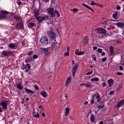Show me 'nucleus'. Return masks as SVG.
Instances as JSON below:
<instances>
[{
    "label": "nucleus",
    "instance_id": "obj_1",
    "mask_svg": "<svg viewBox=\"0 0 124 124\" xmlns=\"http://www.w3.org/2000/svg\"><path fill=\"white\" fill-rule=\"evenodd\" d=\"M40 42L43 46H47L49 43L47 36H43L41 38Z\"/></svg>",
    "mask_w": 124,
    "mask_h": 124
},
{
    "label": "nucleus",
    "instance_id": "obj_2",
    "mask_svg": "<svg viewBox=\"0 0 124 124\" xmlns=\"http://www.w3.org/2000/svg\"><path fill=\"white\" fill-rule=\"evenodd\" d=\"M47 34L50 38V40L53 41V40H56V37L57 36V34L56 33L53 31H48L47 32Z\"/></svg>",
    "mask_w": 124,
    "mask_h": 124
},
{
    "label": "nucleus",
    "instance_id": "obj_3",
    "mask_svg": "<svg viewBox=\"0 0 124 124\" xmlns=\"http://www.w3.org/2000/svg\"><path fill=\"white\" fill-rule=\"evenodd\" d=\"M36 19L39 23H41L43 21H45V20H48L49 19V16L47 15H44L41 16H37Z\"/></svg>",
    "mask_w": 124,
    "mask_h": 124
},
{
    "label": "nucleus",
    "instance_id": "obj_4",
    "mask_svg": "<svg viewBox=\"0 0 124 124\" xmlns=\"http://www.w3.org/2000/svg\"><path fill=\"white\" fill-rule=\"evenodd\" d=\"M8 12L6 11H1L0 14V20H7Z\"/></svg>",
    "mask_w": 124,
    "mask_h": 124
},
{
    "label": "nucleus",
    "instance_id": "obj_5",
    "mask_svg": "<svg viewBox=\"0 0 124 124\" xmlns=\"http://www.w3.org/2000/svg\"><path fill=\"white\" fill-rule=\"evenodd\" d=\"M46 11H47L48 14H49V15H51V17H55V15L54 8L52 7H49L47 8Z\"/></svg>",
    "mask_w": 124,
    "mask_h": 124
},
{
    "label": "nucleus",
    "instance_id": "obj_6",
    "mask_svg": "<svg viewBox=\"0 0 124 124\" xmlns=\"http://www.w3.org/2000/svg\"><path fill=\"white\" fill-rule=\"evenodd\" d=\"M8 103H9L8 101H4L0 103V106H2L4 110H6V109H7V104H8Z\"/></svg>",
    "mask_w": 124,
    "mask_h": 124
},
{
    "label": "nucleus",
    "instance_id": "obj_7",
    "mask_svg": "<svg viewBox=\"0 0 124 124\" xmlns=\"http://www.w3.org/2000/svg\"><path fill=\"white\" fill-rule=\"evenodd\" d=\"M13 52L12 51L8 50H4L1 52L2 55L5 56V57H8V56H10V55H12Z\"/></svg>",
    "mask_w": 124,
    "mask_h": 124
},
{
    "label": "nucleus",
    "instance_id": "obj_8",
    "mask_svg": "<svg viewBox=\"0 0 124 124\" xmlns=\"http://www.w3.org/2000/svg\"><path fill=\"white\" fill-rule=\"evenodd\" d=\"M78 67V63H75L74 65L73 66L72 74H73V77L75 76V74L76 73V71L77 70Z\"/></svg>",
    "mask_w": 124,
    "mask_h": 124
},
{
    "label": "nucleus",
    "instance_id": "obj_9",
    "mask_svg": "<svg viewBox=\"0 0 124 124\" xmlns=\"http://www.w3.org/2000/svg\"><path fill=\"white\" fill-rule=\"evenodd\" d=\"M9 48H10L11 49H17V46H18V44L17 43H10L9 44Z\"/></svg>",
    "mask_w": 124,
    "mask_h": 124
},
{
    "label": "nucleus",
    "instance_id": "obj_10",
    "mask_svg": "<svg viewBox=\"0 0 124 124\" xmlns=\"http://www.w3.org/2000/svg\"><path fill=\"white\" fill-rule=\"evenodd\" d=\"M98 33H106V30L103 28H97L95 29Z\"/></svg>",
    "mask_w": 124,
    "mask_h": 124
},
{
    "label": "nucleus",
    "instance_id": "obj_11",
    "mask_svg": "<svg viewBox=\"0 0 124 124\" xmlns=\"http://www.w3.org/2000/svg\"><path fill=\"white\" fill-rule=\"evenodd\" d=\"M70 82H71V77H69L67 78V79L66 80L65 83V87L67 88L68 86H69V84L70 83Z\"/></svg>",
    "mask_w": 124,
    "mask_h": 124
},
{
    "label": "nucleus",
    "instance_id": "obj_12",
    "mask_svg": "<svg viewBox=\"0 0 124 124\" xmlns=\"http://www.w3.org/2000/svg\"><path fill=\"white\" fill-rule=\"evenodd\" d=\"M54 41L53 42H52L50 44V46L49 47L50 49H51V50H53L54 48H55V46H56V44L58 43L57 41H56V40H54Z\"/></svg>",
    "mask_w": 124,
    "mask_h": 124
},
{
    "label": "nucleus",
    "instance_id": "obj_13",
    "mask_svg": "<svg viewBox=\"0 0 124 124\" xmlns=\"http://www.w3.org/2000/svg\"><path fill=\"white\" fill-rule=\"evenodd\" d=\"M24 90L25 92H26L27 93H30V94H34V92H33V91L31 90L26 88H24Z\"/></svg>",
    "mask_w": 124,
    "mask_h": 124
},
{
    "label": "nucleus",
    "instance_id": "obj_14",
    "mask_svg": "<svg viewBox=\"0 0 124 124\" xmlns=\"http://www.w3.org/2000/svg\"><path fill=\"white\" fill-rule=\"evenodd\" d=\"M89 42V37L85 36L84 37L83 39V45L84 46H86L88 44V43Z\"/></svg>",
    "mask_w": 124,
    "mask_h": 124
},
{
    "label": "nucleus",
    "instance_id": "obj_15",
    "mask_svg": "<svg viewBox=\"0 0 124 124\" xmlns=\"http://www.w3.org/2000/svg\"><path fill=\"white\" fill-rule=\"evenodd\" d=\"M93 95H94V96H95L98 102H99V101L101 100V98L100 97V95H99V94H98V93H96L93 94Z\"/></svg>",
    "mask_w": 124,
    "mask_h": 124
},
{
    "label": "nucleus",
    "instance_id": "obj_16",
    "mask_svg": "<svg viewBox=\"0 0 124 124\" xmlns=\"http://www.w3.org/2000/svg\"><path fill=\"white\" fill-rule=\"evenodd\" d=\"M16 29H23L24 26H23V23L19 22L16 25Z\"/></svg>",
    "mask_w": 124,
    "mask_h": 124
},
{
    "label": "nucleus",
    "instance_id": "obj_17",
    "mask_svg": "<svg viewBox=\"0 0 124 124\" xmlns=\"http://www.w3.org/2000/svg\"><path fill=\"white\" fill-rule=\"evenodd\" d=\"M116 26H117L118 28L123 29V28H124V23L122 22H118L116 23Z\"/></svg>",
    "mask_w": 124,
    "mask_h": 124
},
{
    "label": "nucleus",
    "instance_id": "obj_18",
    "mask_svg": "<svg viewBox=\"0 0 124 124\" xmlns=\"http://www.w3.org/2000/svg\"><path fill=\"white\" fill-rule=\"evenodd\" d=\"M41 94L43 97H47V96H48L47 92L44 90L41 92Z\"/></svg>",
    "mask_w": 124,
    "mask_h": 124
},
{
    "label": "nucleus",
    "instance_id": "obj_19",
    "mask_svg": "<svg viewBox=\"0 0 124 124\" xmlns=\"http://www.w3.org/2000/svg\"><path fill=\"white\" fill-rule=\"evenodd\" d=\"M108 84L109 87H112L114 85V80L112 79H110L108 80Z\"/></svg>",
    "mask_w": 124,
    "mask_h": 124
},
{
    "label": "nucleus",
    "instance_id": "obj_20",
    "mask_svg": "<svg viewBox=\"0 0 124 124\" xmlns=\"http://www.w3.org/2000/svg\"><path fill=\"white\" fill-rule=\"evenodd\" d=\"M34 14L35 18H37L38 15H39V10L37 9H35L34 10Z\"/></svg>",
    "mask_w": 124,
    "mask_h": 124
},
{
    "label": "nucleus",
    "instance_id": "obj_21",
    "mask_svg": "<svg viewBox=\"0 0 124 124\" xmlns=\"http://www.w3.org/2000/svg\"><path fill=\"white\" fill-rule=\"evenodd\" d=\"M42 51L45 53V55L46 56H48L49 55V51H48V49L43 48L42 49Z\"/></svg>",
    "mask_w": 124,
    "mask_h": 124
},
{
    "label": "nucleus",
    "instance_id": "obj_22",
    "mask_svg": "<svg viewBox=\"0 0 124 124\" xmlns=\"http://www.w3.org/2000/svg\"><path fill=\"white\" fill-rule=\"evenodd\" d=\"M123 104H124V102L123 100L122 99L121 101H120V102L118 103H117L116 105L117 108H120V107H121V106H122Z\"/></svg>",
    "mask_w": 124,
    "mask_h": 124
},
{
    "label": "nucleus",
    "instance_id": "obj_23",
    "mask_svg": "<svg viewBox=\"0 0 124 124\" xmlns=\"http://www.w3.org/2000/svg\"><path fill=\"white\" fill-rule=\"evenodd\" d=\"M82 5L84 6V7H86V8H88V9H89V10H91L93 12V8H91L89 5L87 4H85L84 3H82Z\"/></svg>",
    "mask_w": 124,
    "mask_h": 124
},
{
    "label": "nucleus",
    "instance_id": "obj_24",
    "mask_svg": "<svg viewBox=\"0 0 124 124\" xmlns=\"http://www.w3.org/2000/svg\"><path fill=\"white\" fill-rule=\"evenodd\" d=\"M109 53L110 56H112L114 54V47L113 46H110L109 47Z\"/></svg>",
    "mask_w": 124,
    "mask_h": 124
},
{
    "label": "nucleus",
    "instance_id": "obj_25",
    "mask_svg": "<svg viewBox=\"0 0 124 124\" xmlns=\"http://www.w3.org/2000/svg\"><path fill=\"white\" fill-rule=\"evenodd\" d=\"M16 88L18 90H23V85L21 83H18L16 85Z\"/></svg>",
    "mask_w": 124,
    "mask_h": 124
},
{
    "label": "nucleus",
    "instance_id": "obj_26",
    "mask_svg": "<svg viewBox=\"0 0 124 124\" xmlns=\"http://www.w3.org/2000/svg\"><path fill=\"white\" fill-rule=\"evenodd\" d=\"M33 116L35 117V118H39V113H38V112L34 111L33 112Z\"/></svg>",
    "mask_w": 124,
    "mask_h": 124
},
{
    "label": "nucleus",
    "instance_id": "obj_27",
    "mask_svg": "<svg viewBox=\"0 0 124 124\" xmlns=\"http://www.w3.org/2000/svg\"><path fill=\"white\" fill-rule=\"evenodd\" d=\"M95 97H94V95H93L92 97H91V104H94V99Z\"/></svg>",
    "mask_w": 124,
    "mask_h": 124
},
{
    "label": "nucleus",
    "instance_id": "obj_28",
    "mask_svg": "<svg viewBox=\"0 0 124 124\" xmlns=\"http://www.w3.org/2000/svg\"><path fill=\"white\" fill-rule=\"evenodd\" d=\"M90 121L92 122V123H93L94 122V115H91Z\"/></svg>",
    "mask_w": 124,
    "mask_h": 124
},
{
    "label": "nucleus",
    "instance_id": "obj_29",
    "mask_svg": "<svg viewBox=\"0 0 124 124\" xmlns=\"http://www.w3.org/2000/svg\"><path fill=\"white\" fill-rule=\"evenodd\" d=\"M69 111H70V109L69 108H65V116H67V115L69 114Z\"/></svg>",
    "mask_w": 124,
    "mask_h": 124
},
{
    "label": "nucleus",
    "instance_id": "obj_30",
    "mask_svg": "<svg viewBox=\"0 0 124 124\" xmlns=\"http://www.w3.org/2000/svg\"><path fill=\"white\" fill-rule=\"evenodd\" d=\"M91 81H92V82H98V81H99V78H93L91 79Z\"/></svg>",
    "mask_w": 124,
    "mask_h": 124
},
{
    "label": "nucleus",
    "instance_id": "obj_31",
    "mask_svg": "<svg viewBox=\"0 0 124 124\" xmlns=\"http://www.w3.org/2000/svg\"><path fill=\"white\" fill-rule=\"evenodd\" d=\"M20 68H21V69H22V70H24L25 69V63L23 62H22L21 63Z\"/></svg>",
    "mask_w": 124,
    "mask_h": 124
},
{
    "label": "nucleus",
    "instance_id": "obj_32",
    "mask_svg": "<svg viewBox=\"0 0 124 124\" xmlns=\"http://www.w3.org/2000/svg\"><path fill=\"white\" fill-rule=\"evenodd\" d=\"M117 16H118V12H115L112 15V17L114 19H116L117 18Z\"/></svg>",
    "mask_w": 124,
    "mask_h": 124
},
{
    "label": "nucleus",
    "instance_id": "obj_33",
    "mask_svg": "<svg viewBox=\"0 0 124 124\" xmlns=\"http://www.w3.org/2000/svg\"><path fill=\"white\" fill-rule=\"evenodd\" d=\"M29 28H32L34 27V23L33 22H31L28 24Z\"/></svg>",
    "mask_w": 124,
    "mask_h": 124
},
{
    "label": "nucleus",
    "instance_id": "obj_34",
    "mask_svg": "<svg viewBox=\"0 0 124 124\" xmlns=\"http://www.w3.org/2000/svg\"><path fill=\"white\" fill-rule=\"evenodd\" d=\"M122 88H123V86H122V84H118V88L117 89V91L119 92L120 91Z\"/></svg>",
    "mask_w": 124,
    "mask_h": 124
},
{
    "label": "nucleus",
    "instance_id": "obj_35",
    "mask_svg": "<svg viewBox=\"0 0 124 124\" xmlns=\"http://www.w3.org/2000/svg\"><path fill=\"white\" fill-rule=\"evenodd\" d=\"M27 55H28V56H31V55H33V51L30 50V51L28 52Z\"/></svg>",
    "mask_w": 124,
    "mask_h": 124
},
{
    "label": "nucleus",
    "instance_id": "obj_36",
    "mask_svg": "<svg viewBox=\"0 0 124 124\" xmlns=\"http://www.w3.org/2000/svg\"><path fill=\"white\" fill-rule=\"evenodd\" d=\"M104 107V106L102 104H100L97 106L98 109H102Z\"/></svg>",
    "mask_w": 124,
    "mask_h": 124
},
{
    "label": "nucleus",
    "instance_id": "obj_37",
    "mask_svg": "<svg viewBox=\"0 0 124 124\" xmlns=\"http://www.w3.org/2000/svg\"><path fill=\"white\" fill-rule=\"evenodd\" d=\"M92 85H91V83H86V85H85V87L86 88H91V86Z\"/></svg>",
    "mask_w": 124,
    "mask_h": 124
},
{
    "label": "nucleus",
    "instance_id": "obj_38",
    "mask_svg": "<svg viewBox=\"0 0 124 124\" xmlns=\"http://www.w3.org/2000/svg\"><path fill=\"white\" fill-rule=\"evenodd\" d=\"M55 13L57 14V17H60V16H61V15L60 14V13L59 12V11L56 10L55 11Z\"/></svg>",
    "mask_w": 124,
    "mask_h": 124
},
{
    "label": "nucleus",
    "instance_id": "obj_39",
    "mask_svg": "<svg viewBox=\"0 0 124 124\" xmlns=\"http://www.w3.org/2000/svg\"><path fill=\"white\" fill-rule=\"evenodd\" d=\"M116 75H118V76H122V75H124V73L121 72H118L116 73Z\"/></svg>",
    "mask_w": 124,
    "mask_h": 124
},
{
    "label": "nucleus",
    "instance_id": "obj_40",
    "mask_svg": "<svg viewBox=\"0 0 124 124\" xmlns=\"http://www.w3.org/2000/svg\"><path fill=\"white\" fill-rule=\"evenodd\" d=\"M92 60L93 61H94L95 62H96V57H95V55H92Z\"/></svg>",
    "mask_w": 124,
    "mask_h": 124
},
{
    "label": "nucleus",
    "instance_id": "obj_41",
    "mask_svg": "<svg viewBox=\"0 0 124 124\" xmlns=\"http://www.w3.org/2000/svg\"><path fill=\"white\" fill-rule=\"evenodd\" d=\"M71 10H72V11H73V12H77L78 11H79V9H78V8H73Z\"/></svg>",
    "mask_w": 124,
    "mask_h": 124
},
{
    "label": "nucleus",
    "instance_id": "obj_42",
    "mask_svg": "<svg viewBox=\"0 0 124 124\" xmlns=\"http://www.w3.org/2000/svg\"><path fill=\"white\" fill-rule=\"evenodd\" d=\"M102 62H105L107 61V58L104 57L101 59Z\"/></svg>",
    "mask_w": 124,
    "mask_h": 124
},
{
    "label": "nucleus",
    "instance_id": "obj_43",
    "mask_svg": "<svg viewBox=\"0 0 124 124\" xmlns=\"http://www.w3.org/2000/svg\"><path fill=\"white\" fill-rule=\"evenodd\" d=\"M84 54H85V51H79L78 53V56H82V55H84Z\"/></svg>",
    "mask_w": 124,
    "mask_h": 124
},
{
    "label": "nucleus",
    "instance_id": "obj_44",
    "mask_svg": "<svg viewBox=\"0 0 124 124\" xmlns=\"http://www.w3.org/2000/svg\"><path fill=\"white\" fill-rule=\"evenodd\" d=\"M15 19H16V21H19V20L20 19V17H19L18 16H15Z\"/></svg>",
    "mask_w": 124,
    "mask_h": 124
},
{
    "label": "nucleus",
    "instance_id": "obj_45",
    "mask_svg": "<svg viewBox=\"0 0 124 124\" xmlns=\"http://www.w3.org/2000/svg\"><path fill=\"white\" fill-rule=\"evenodd\" d=\"M64 56H65V57H66V56H69V52L68 51H67L66 52H65L64 54Z\"/></svg>",
    "mask_w": 124,
    "mask_h": 124
},
{
    "label": "nucleus",
    "instance_id": "obj_46",
    "mask_svg": "<svg viewBox=\"0 0 124 124\" xmlns=\"http://www.w3.org/2000/svg\"><path fill=\"white\" fill-rule=\"evenodd\" d=\"M116 9L117 10H121V6H120V5H117L116 6Z\"/></svg>",
    "mask_w": 124,
    "mask_h": 124
},
{
    "label": "nucleus",
    "instance_id": "obj_47",
    "mask_svg": "<svg viewBox=\"0 0 124 124\" xmlns=\"http://www.w3.org/2000/svg\"><path fill=\"white\" fill-rule=\"evenodd\" d=\"M79 53V49H76V50H75V54H76V55H78V56Z\"/></svg>",
    "mask_w": 124,
    "mask_h": 124
},
{
    "label": "nucleus",
    "instance_id": "obj_48",
    "mask_svg": "<svg viewBox=\"0 0 124 124\" xmlns=\"http://www.w3.org/2000/svg\"><path fill=\"white\" fill-rule=\"evenodd\" d=\"M116 43L117 44H122V41H121V40H117Z\"/></svg>",
    "mask_w": 124,
    "mask_h": 124
},
{
    "label": "nucleus",
    "instance_id": "obj_49",
    "mask_svg": "<svg viewBox=\"0 0 124 124\" xmlns=\"http://www.w3.org/2000/svg\"><path fill=\"white\" fill-rule=\"evenodd\" d=\"M97 52H98V53H102V49L98 48Z\"/></svg>",
    "mask_w": 124,
    "mask_h": 124
},
{
    "label": "nucleus",
    "instance_id": "obj_50",
    "mask_svg": "<svg viewBox=\"0 0 124 124\" xmlns=\"http://www.w3.org/2000/svg\"><path fill=\"white\" fill-rule=\"evenodd\" d=\"M93 71H90V72H88L86 73V75H91L93 74Z\"/></svg>",
    "mask_w": 124,
    "mask_h": 124
},
{
    "label": "nucleus",
    "instance_id": "obj_51",
    "mask_svg": "<svg viewBox=\"0 0 124 124\" xmlns=\"http://www.w3.org/2000/svg\"><path fill=\"white\" fill-rule=\"evenodd\" d=\"M91 5H96V4L94 3V2H93V1H92L91 2Z\"/></svg>",
    "mask_w": 124,
    "mask_h": 124
},
{
    "label": "nucleus",
    "instance_id": "obj_52",
    "mask_svg": "<svg viewBox=\"0 0 124 124\" xmlns=\"http://www.w3.org/2000/svg\"><path fill=\"white\" fill-rule=\"evenodd\" d=\"M17 3L18 5H21L22 4V2L20 1V0H18Z\"/></svg>",
    "mask_w": 124,
    "mask_h": 124
},
{
    "label": "nucleus",
    "instance_id": "obj_53",
    "mask_svg": "<svg viewBox=\"0 0 124 124\" xmlns=\"http://www.w3.org/2000/svg\"><path fill=\"white\" fill-rule=\"evenodd\" d=\"M110 21L108 20V21H105V24L106 25H108V24H110Z\"/></svg>",
    "mask_w": 124,
    "mask_h": 124
},
{
    "label": "nucleus",
    "instance_id": "obj_54",
    "mask_svg": "<svg viewBox=\"0 0 124 124\" xmlns=\"http://www.w3.org/2000/svg\"><path fill=\"white\" fill-rule=\"evenodd\" d=\"M37 58H38V56L36 55H34L33 56V59H37Z\"/></svg>",
    "mask_w": 124,
    "mask_h": 124
},
{
    "label": "nucleus",
    "instance_id": "obj_55",
    "mask_svg": "<svg viewBox=\"0 0 124 124\" xmlns=\"http://www.w3.org/2000/svg\"><path fill=\"white\" fill-rule=\"evenodd\" d=\"M109 94H110V95H112V94H114V91H110L109 93Z\"/></svg>",
    "mask_w": 124,
    "mask_h": 124
},
{
    "label": "nucleus",
    "instance_id": "obj_56",
    "mask_svg": "<svg viewBox=\"0 0 124 124\" xmlns=\"http://www.w3.org/2000/svg\"><path fill=\"white\" fill-rule=\"evenodd\" d=\"M34 88L35 90H38V89H39L38 86H37V85H34Z\"/></svg>",
    "mask_w": 124,
    "mask_h": 124
},
{
    "label": "nucleus",
    "instance_id": "obj_57",
    "mask_svg": "<svg viewBox=\"0 0 124 124\" xmlns=\"http://www.w3.org/2000/svg\"><path fill=\"white\" fill-rule=\"evenodd\" d=\"M42 1H43V2H49L50 0H42Z\"/></svg>",
    "mask_w": 124,
    "mask_h": 124
},
{
    "label": "nucleus",
    "instance_id": "obj_58",
    "mask_svg": "<svg viewBox=\"0 0 124 124\" xmlns=\"http://www.w3.org/2000/svg\"><path fill=\"white\" fill-rule=\"evenodd\" d=\"M119 69H120V70L123 71V70H124V67H123V66H120Z\"/></svg>",
    "mask_w": 124,
    "mask_h": 124
},
{
    "label": "nucleus",
    "instance_id": "obj_59",
    "mask_svg": "<svg viewBox=\"0 0 124 124\" xmlns=\"http://www.w3.org/2000/svg\"><path fill=\"white\" fill-rule=\"evenodd\" d=\"M101 56H102V57L105 56V52H101Z\"/></svg>",
    "mask_w": 124,
    "mask_h": 124
},
{
    "label": "nucleus",
    "instance_id": "obj_60",
    "mask_svg": "<svg viewBox=\"0 0 124 124\" xmlns=\"http://www.w3.org/2000/svg\"><path fill=\"white\" fill-rule=\"evenodd\" d=\"M1 112H3V109H2L1 107H0V113H1Z\"/></svg>",
    "mask_w": 124,
    "mask_h": 124
},
{
    "label": "nucleus",
    "instance_id": "obj_61",
    "mask_svg": "<svg viewBox=\"0 0 124 124\" xmlns=\"http://www.w3.org/2000/svg\"><path fill=\"white\" fill-rule=\"evenodd\" d=\"M103 87L104 88L106 86V83L103 82L102 84Z\"/></svg>",
    "mask_w": 124,
    "mask_h": 124
},
{
    "label": "nucleus",
    "instance_id": "obj_62",
    "mask_svg": "<svg viewBox=\"0 0 124 124\" xmlns=\"http://www.w3.org/2000/svg\"><path fill=\"white\" fill-rule=\"evenodd\" d=\"M93 50H96L97 49V46H94L93 47Z\"/></svg>",
    "mask_w": 124,
    "mask_h": 124
},
{
    "label": "nucleus",
    "instance_id": "obj_63",
    "mask_svg": "<svg viewBox=\"0 0 124 124\" xmlns=\"http://www.w3.org/2000/svg\"><path fill=\"white\" fill-rule=\"evenodd\" d=\"M70 49V47L69 46H67V52H69Z\"/></svg>",
    "mask_w": 124,
    "mask_h": 124
},
{
    "label": "nucleus",
    "instance_id": "obj_64",
    "mask_svg": "<svg viewBox=\"0 0 124 124\" xmlns=\"http://www.w3.org/2000/svg\"><path fill=\"white\" fill-rule=\"evenodd\" d=\"M86 83H82L81 84H80L81 87H82V86H86Z\"/></svg>",
    "mask_w": 124,
    "mask_h": 124
}]
</instances>
